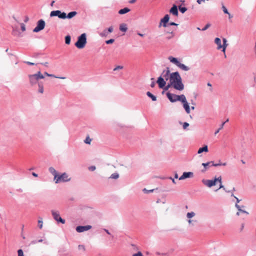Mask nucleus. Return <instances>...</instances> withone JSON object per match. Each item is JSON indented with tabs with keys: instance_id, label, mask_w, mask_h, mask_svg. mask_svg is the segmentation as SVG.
Returning <instances> with one entry per match:
<instances>
[{
	"instance_id": "a211bd4d",
	"label": "nucleus",
	"mask_w": 256,
	"mask_h": 256,
	"mask_svg": "<svg viewBox=\"0 0 256 256\" xmlns=\"http://www.w3.org/2000/svg\"><path fill=\"white\" fill-rule=\"evenodd\" d=\"M170 12L172 14L178 16V7L176 5H173L172 8L170 9Z\"/></svg>"
},
{
	"instance_id": "bf43d9fd",
	"label": "nucleus",
	"mask_w": 256,
	"mask_h": 256,
	"mask_svg": "<svg viewBox=\"0 0 256 256\" xmlns=\"http://www.w3.org/2000/svg\"><path fill=\"white\" fill-rule=\"evenodd\" d=\"M231 196H234V198L236 200V203L238 204V203L240 202V200L237 197L235 196L233 194H232Z\"/></svg>"
},
{
	"instance_id": "49530a36",
	"label": "nucleus",
	"mask_w": 256,
	"mask_h": 256,
	"mask_svg": "<svg viewBox=\"0 0 256 256\" xmlns=\"http://www.w3.org/2000/svg\"><path fill=\"white\" fill-rule=\"evenodd\" d=\"M210 26V24H208L205 26L204 28H202V31H204V30H206Z\"/></svg>"
},
{
	"instance_id": "f8f14e48",
	"label": "nucleus",
	"mask_w": 256,
	"mask_h": 256,
	"mask_svg": "<svg viewBox=\"0 0 256 256\" xmlns=\"http://www.w3.org/2000/svg\"><path fill=\"white\" fill-rule=\"evenodd\" d=\"M170 20V16L168 14H166L160 20L158 26L160 27L163 26L164 27L166 26V24Z\"/></svg>"
},
{
	"instance_id": "5fc2aeb1",
	"label": "nucleus",
	"mask_w": 256,
	"mask_h": 256,
	"mask_svg": "<svg viewBox=\"0 0 256 256\" xmlns=\"http://www.w3.org/2000/svg\"><path fill=\"white\" fill-rule=\"evenodd\" d=\"M108 33H111L113 31V27L112 26L109 27L107 30Z\"/></svg>"
},
{
	"instance_id": "423d86ee",
	"label": "nucleus",
	"mask_w": 256,
	"mask_h": 256,
	"mask_svg": "<svg viewBox=\"0 0 256 256\" xmlns=\"http://www.w3.org/2000/svg\"><path fill=\"white\" fill-rule=\"evenodd\" d=\"M51 214L54 219L58 222H60L62 224H65L66 221L64 219H62L60 214V212L58 210H52Z\"/></svg>"
},
{
	"instance_id": "c85d7f7f",
	"label": "nucleus",
	"mask_w": 256,
	"mask_h": 256,
	"mask_svg": "<svg viewBox=\"0 0 256 256\" xmlns=\"http://www.w3.org/2000/svg\"><path fill=\"white\" fill-rule=\"evenodd\" d=\"M119 178V174L117 172L112 174L110 177V178L116 180Z\"/></svg>"
},
{
	"instance_id": "b1692460",
	"label": "nucleus",
	"mask_w": 256,
	"mask_h": 256,
	"mask_svg": "<svg viewBox=\"0 0 256 256\" xmlns=\"http://www.w3.org/2000/svg\"><path fill=\"white\" fill-rule=\"evenodd\" d=\"M130 11V10L128 8H124L121 9L118 11V14H126Z\"/></svg>"
},
{
	"instance_id": "ea45409f",
	"label": "nucleus",
	"mask_w": 256,
	"mask_h": 256,
	"mask_svg": "<svg viewBox=\"0 0 256 256\" xmlns=\"http://www.w3.org/2000/svg\"><path fill=\"white\" fill-rule=\"evenodd\" d=\"M222 8L224 14H228V12L227 8L223 4H222Z\"/></svg>"
},
{
	"instance_id": "aec40b11",
	"label": "nucleus",
	"mask_w": 256,
	"mask_h": 256,
	"mask_svg": "<svg viewBox=\"0 0 256 256\" xmlns=\"http://www.w3.org/2000/svg\"><path fill=\"white\" fill-rule=\"evenodd\" d=\"M48 170L54 176V178H55V176L56 177V176L58 175V172L53 167L49 168Z\"/></svg>"
},
{
	"instance_id": "412c9836",
	"label": "nucleus",
	"mask_w": 256,
	"mask_h": 256,
	"mask_svg": "<svg viewBox=\"0 0 256 256\" xmlns=\"http://www.w3.org/2000/svg\"><path fill=\"white\" fill-rule=\"evenodd\" d=\"M208 152V148L206 145L204 146L202 148H200L198 150V154L202 153V152Z\"/></svg>"
},
{
	"instance_id": "f704fd0d",
	"label": "nucleus",
	"mask_w": 256,
	"mask_h": 256,
	"mask_svg": "<svg viewBox=\"0 0 256 256\" xmlns=\"http://www.w3.org/2000/svg\"><path fill=\"white\" fill-rule=\"evenodd\" d=\"M178 9L180 11L182 14L184 13L187 10L186 8L182 7L181 6H178Z\"/></svg>"
},
{
	"instance_id": "2f4dec72",
	"label": "nucleus",
	"mask_w": 256,
	"mask_h": 256,
	"mask_svg": "<svg viewBox=\"0 0 256 256\" xmlns=\"http://www.w3.org/2000/svg\"><path fill=\"white\" fill-rule=\"evenodd\" d=\"M35 74L36 76V77H37L38 80H39L40 79H42L44 78V75L40 71L38 72Z\"/></svg>"
},
{
	"instance_id": "393cba45",
	"label": "nucleus",
	"mask_w": 256,
	"mask_h": 256,
	"mask_svg": "<svg viewBox=\"0 0 256 256\" xmlns=\"http://www.w3.org/2000/svg\"><path fill=\"white\" fill-rule=\"evenodd\" d=\"M222 41H223V45H222V51L224 52H225L226 49L228 46V44H226L227 40H226V38H224L222 39Z\"/></svg>"
},
{
	"instance_id": "8fccbe9b",
	"label": "nucleus",
	"mask_w": 256,
	"mask_h": 256,
	"mask_svg": "<svg viewBox=\"0 0 256 256\" xmlns=\"http://www.w3.org/2000/svg\"><path fill=\"white\" fill-rule=\"evenodd\" d=\"M21 30L22 32H24L26 30V26L24 24H20Z\"/></svg>"
},
{
	"instance_id": "de8ad7c7",
	"label": "nucleus",
	"mask_w": 256,
	"mask_h": 256,
	"mask_svg": "<svg viewBox=\"0 0 256 256\" xmlns=\"http://www.w3.org/2000/svg\"><path fill=\"white\" fill-rule=\"evenodd\" d=\"M189 126V124L186 122H184V124H183V128L186 130L188 126Z\"/></svg>"
},
{
	"instance_id": "4d7b16f0",
	"label": "nucleus",
	"mask_w": 256,
	"mask_h": 256,
	"mask_svg": "<svg viewBox=\"0 0 256 256\" xmlns=\"http://www.w3.org/2000/svg\"><path fill=\"white\" fill-rule=\"evenodd\" d=\"M170 87H172V85H170V83L169 82L168 84L164 88V90H168Z\"/></svg>"
},
{
	"instance_id": "20e7f679",
	"label": "nucleus",
	"mask_w": 256,
	"mask_h": 256,
	"mask_svg": "<svg viewBox=\"0 0 256 256\" xmlns=\"http://www.w3.org/2000/svg\"><path fill=\"white\" fill-rule=\"evenodd\" d=\"M86 44V35L85 33L82 34L78 37L77 42L75 43L76 48L80 49L83 48Z\"/></svg>"
},
{
	"instance_id": "0eeeda50",
	"label": "nucleus",
	"mask_w": 256,
	"mask_h": 256,
	"mask_svg": "<svg viewBox=\"0 0 256 256\" xmlns=\"http://www.w3.org/2000/svg\"><path fill=\"white\" fill-rule=\"evenodd\" d=\"M196 214V213L194 212H188L186 214V217L188 218V222L190 226H194L197 223L198 221L196 220L192 219Z\"/></svg>"
},
{
	"instance_id": "bb28decb",
	"label": "nucleus",
	"mask_w": 256,
	"mask_h": 256,
	"mask_svg": "<svg viewBox=\"0 0 256 256\" xmlns=\"http://www.w3.org/2000/svg\"><path fill=\"white\" fill-rule=\"evenodd\" d=\"M146 95L150 98H152V101H156V96L153 95L152 93H150V92H146Z\"/></svg>"
},
{
	"instance_id": "cd10ccee",
	"label": "nucleus",
	"mask_w": 256,
	"mask_h": 256,
	"mask_svg": "<svg viewBox=\"0 0 256 256\" xmlns=\"http://www.w3.org/2000/svg\"><path fill=\"white\" fill-rule=\"evenodd\" d=\"M38 226L40 229H42L43 227V221L42 218H39L38 220Z\"/></svg>"
},
{
	"instance_id": "ddd939ff",
	"label": "nucleus",
	"mask_w": 256,
	"mask_h": 256,
	"mask_svg": "<svg viewBox=\"0 0 256 256\" xmlns=\"http://www.w3.org/2000/svg\"><path fill=\"white\" fill-rule=\"evenodd\" d=\"M170 74L169 68H166V69L163 70L160 76H162L166 80H170Z\"/></svg>"
},
{
	"instance_id": "2eb2a0df",
	"label": "nucleus",
	"mask_w": 256,
	"mask_h": 256,
	"mask_svg": "<svg viewBox=\"0 0 256 256\" xmlns=\"http://www.w3.org/2000/svg\"><path fill=\"white\" fill-rule=\"evenodd\" d=\"M31 85L35 84L37 83L38 81V80L35 74H29L28 76Z\"/></svg>"
},
{
	"instance_id": "f3484780",
	"label": "nucleus",
	"mask_w": 256,
	"mask_h": 256,
	"mask_svg": "<svg viewBox=\"0 0 256 256\" xmlns=\"http://www.w3.org/2000/svg\"><path fill=\"white\" fill-rule=\"evenodd\" d=\"M202 166L204 167V168L202 170V172H205L209 167L213 166H212V161L206 163H202Z\"/></svg>"
},
{
	"instance_id": "052dcab7",
	"label": "nucleus",
	"mask_w": 256,
	"mask_h": 256,
	"mask_svg": "<svg viewBox=\"0 0 256 256\" xmlns=\"http://www.w3.org/2000/svg\"><path fill=\"white\" fill-rule=\"evenodd\" d=\"M223 188L224 190H226V192H230V191H227L225 190V188H224V186L222 184H220V188Z\"/></svg>"
},
{
	"instance_id": "c9c22d12",
	"label": "nucleus",
	"mask_w": 256,
	"mask_h": 256,
	"mask_svg": "<svg viewBox=\"0 0 256 256\" xmlns=\"http://www.w3.org/2000/svg\"><path fill=\"white\" fill-rule=\"evenodd\" d=\"M58 18L62 19H65L66 18V14L64 12H60Z\"/></svg>"
},
{
	"instance_id": "c756f323",
	"label": "nucleus",
	"mask_w": 256,
	"mask_h": 256,
	"mask_svg": "<svg viewBox=\"0 0 256 256\" xmlns=\"http://www.w3.org/2000/svg\"><path fill=\"white\" fill-rule=\"evenodd\" d=\"M38 92L40 94H42L44 92V87L42 83L38 84Z\"/></svg>"
},
{
	"instance_id": "4468645a",
	"label": "nucleus",
	"mask_w": 256,
	"mask_h": 256,
	"mask_svg": "<svg viewBox=\"0 0 256 256\" xmlns=\"http://www.w3.org/2000/svg\"><path fill=\"white\" fill-rule=\"evenodd\" d=\"M194 177V173L192 172H184L182 176L179 178V180H183L188 178H191Z\"/></svg>"
},
{
	"instance_id": "e2e57ef3",
	"label": "nucleus",
	"mask_w": 256,
	"mask_h": 256,
	"mask_svg": "<svg viewBox=\"0 0 256 256\" xmlns=\"http://www.w3.org/2000/svg\"><path fill=\"white\" fill-rule=\"evenodd\" d=\"M169 179H170V180H172V183H174V184H176V181H175L174 179V178H172V177H170V178H169Z\"/></svg>"
},
{
	"instance_id": "473e14b6",
	"label": "nucleus",
	"mask_w": 256,
	"mask_h": 256,
	"mask_svg": "<svg viewBox=\"0 0 256 256\" xmlns=\"http://www.w3.org/2000/svg\"><path fill=\"white\" fill-rule=\"evenodd\" d=\"M92 138L89 136H87L84 140V143L90 144L92 142Z\"/></svg>"
},
{
	"instance_id": "6e6d98bb",
	"label": "nucleus",
	"mask_w": 256,
	"mask_h": 256,
	"mask_svg": "<svg viewBox=\"0 0 256 256\" xmlns=\"http://www.w3.org/2000/svg\"><path fill=\"white\" fill-rule=\"evenodd\" d=\"M170 34H171V35L166 37V38L168 40L171 39L174 36V34L172 32H171Z\"/></svg>"
},
{
	"instance_id": "338daca9",
	"label": "nucleus",
	"mask_w": 256,
	"mask_h": 256,
	"mask_svg": "<svg viewBox=\"0 0 256 256\" xmlns=\"http://www.w3.org/2000/svg\"><path fill=\"white\" fill-rule=\"evenodd\" d=\"M42 64L44 65L45 66H48V62H46L44 63H42Z\"/></svg>"
},
{
	"instance_id": "774afa93",
	"label": "nucleus",
	"mask_w": 256,
	"mask_h": 256,
	"mask_svg": "<svg viewBox=\"0 0 256 256\" xmlns=\"http://www.w3.org/2000/svg\"><path fill=\"white\" fill-rule=\"evenodd\" d=\"M154 86H155V82H154V81H153V82L151 83V84H150V86H151L152 88H154Z\"/></svg>"
},
{
	"instance_id": "4c0bfd02",
	"label": "nucleus",
	"mask_w": 256,
	"mask_h": 256,
	"mask_svg": "<svg viewBox=\"0 0 256 256\" xmlns=\"http://www.w3.org/2000/svg\"><path fill=\"white\" fill-rule=\"evenodd\" d=\"M78 249L80 250H82L84 252L86 250L85 246L84 245L80 244L78 246Z\"/></svg>"
},
{
	"instance_id": "603ef678",
	"label": "nucleus",
	"mask_w": 256,
	"mask_h": 256,
	"mask_svg": "<svg viewBox=\"0 0 256 256\" xmlns=\"http://www.w3.org/2000/svg\"><path fill=\"white\" fill-rule=\"evenodd\" d=\"M132 256H143V255L140 252H138L137 253L133 254Z\"/></svg>"
},
{
	"instance_id": "9d476101",
	"label": "nucleus",
	"mask_w": 256,
	"mask_h": 256,
	"mask_svg": "<svg viewBox=\"0 0 256 256\" xmlns=\"http://www.w3.org/2000/svg\"><path fill=\"white\" fill-rule=\"evenodd\" d=\"M183 104V107L186 114H189L190 112V109L189 106V104L188 102L186 96L182 98L180 101Z\"/></svg>"
},
{
	"instance_id": "a19ab883",
	"label": "nucleus",
	"mask_w": 256,
	"mask_h": 256,
	"mask_svg": "<svg viewBox=\"0 0 256 256\" xmlns=\"http://www.w3.org/2000/svg\"><path fill=\"white\" fill-rule=\"evenodd\" d=\"M18 256H24L23 251L22 249H20L18 250Z\"/></svg>"
},
{
	"instance_id": "79ce46f5",
	"label": "nucleus",
	"mask_w": 256,
	"mask_h": 256,
	"mask_svg": "<svg viewBox=\"0 0 256 256\" xmlns=\"http://www.w3.org/2000/svg\"><path fill=\"white\" fill-rule=\"evenodd\" d=\"M236 208L238 209V210L240 212V210H242V208H244V206H240L238 205L237 203L235 205Z\"/></svg>"
},
{
	"instance_id": "69168bd1",
	"label": "nucleus",
	"mask_w": 256,
	"mask_h": 256,
	"mask_svg": "<svg viewBox=\"0 0 256 256\" xmlns=\"http://www.w3.org/2000/svg\"><path fill=\"white\" fill-rule=\"evenodd\" d=\"M26 63L28 65H32H32H34V63L31 62H26Z\"/></svg>"
},
{
	"instance_id": "c03bdc74",
	"label": "nucleus",
	"mask_w": 256,
	"mask_h": 256,
	"mask_svg": "<svg viewBox=\"0 0 256 256\" xmlns=\"http://www.w3.org/2000/svg\"><path fill=\"white\" fill-rule=\"evenodd\" d=\"M142 191L146 193V194H148V193H150V192H153L154 191V190H146V188H144Z\"/></svg>"
},
{
	"instance_id": "4be33fe9",
	"label": "nucleus",
	"mask_w": 256,
	"mask_h": 256,
	"mask_svg": "<svg viewBox=\"0 0 256 256\" xmlns=\"http://www.w3.org/2000/svg\"><path fill=\"white\" fill-rule=\"evenodd\" d=\"M60 12L61 11L59 10L52 11L50 13V16L52 17L54 16H58H58H60Z\"/></svg>"
},
{
	"instance_id": "58836bf2",
	"label": "nucleus",
	"mask_w": 256,
	"mask_h": 256,
	"mask_svg": "<svg viewBox=\"0 0 256 256\" xmlns=\"http://www.w3.org/2000/svg\"><path fill=\"white\" fill-rule=\"evenodd\" d=\"M214 180L216 183V182H219L220 184L222 183L221 176H220L218 178H215Z\"/></svg>"
},
{
	"instance_id": "72a5a7b5",
	"label": "nucleus",
	"mask_w": 256,
	"mask_h": 256,
	"mask_svg": "<svg viewBox=\"0 0 256 256\" xmlns=\"http://www.w3.org/2000/svg\"><path fill=\"white\" fill-rule=\"evenodd\" d=\"M71 38L70 36H66L65 38V42L67 44H69L70 42Z\"/></svg>"
},
{
	"instance_id": "9b49d317",
	"label": "nucleus",
	"mask_w": 256,
	"mask_h": 256,
	"mask_svg": "<svg viewBox=\"0 0 256 256\" xmlns=\"http://www.w3.org/2000/svg\"><path fill=\"white\" fill-rule=\"evenodd\" d=\"M202 184L208 188H211L216 184L214 180H202Z\"/></svg>"
},
{
	"instance_id": "0e129e2a",
	"label": "nucleus",
	"mask_w": 256,
	"mask_h": 256,
	"mask_svg": "<svg viewBox=\"0 0 256 256\" xmlns=\"http://www.w3.org/2000/svg\"><path fill=\"white\" fill-rule=\"evenodd\" d=\"M205 0H197V2L198 4H201L202 2H204Z\"/></svg>"
},
{
	"instance_id": "37998d69",
	"label": "nucleus",
	"mask_w": 256,
	"mask_h": 256,
	"mask_svg": "<svg viewBox=\"0 0 256 256\" xmlns=\"http://www.w3.org/2000/svg\"><path fill=\"white\" fill-rule=\"evenodd\" d=\"M50 77H52V78H60V79H65L66 78L65 77H58V76H56L54 74H49V76Z\"/></svg>"
},
{
	"instance_id": "09e8293b",
	"label": "nucleus",
	"mask_w": 256,
	"mask_h": 256,
	"mask_svg": "<svg viewBox=\"0 0 256 256\" xmlns=\"http://www.w3.org/2000/svg\"><path fill=\"white\" fill-rule=\"evenodd\" d=\"M123 66H116L114 69V70L115 71V70H122L123 68Z\"/></svg>"
},
{
	"instance_id": "680f3d73",
	"label": "nucleus",
	"mask_w": 256,
	"mask_h": 256,
	"mask_svg": "<svg viewBox=\"0 0 256 256\" xmlns=\"http://www.w3.org/2000/svg\"><path fill=\"white\" fill-rule=\"evenodd\" d=\"M38 240H32L30 243V244H36V243H38Z\"/></svg>"
},
{
	"instance_id": "a878e982",
	"label": "nucleus",
	"mask_w": 256,
	"mask_h": 256,
	"mask_svg": "<svg viewBox=\"0 0 256 256\" xmlns=\"http://www.w3.org/2000/svg\"><path fill=\"white\" fill-rule=\"evenodd\" d=\"M120 30L123 32H126L128 30L126 25L124 24H121L120 26Z\"/></svg>"
},
{
	"instance_id": "7ed1b4c3",
	"label": "nucleus",
	"mask_w": 256,
	"mask_h": 256,
	"mask_svg": "<svg viewBox=\"0 0 256 256\" xmlns=\"http://www.w3.org/2000/svg\"><path fill=\"white\" fill-rule=\"evenodd\" d=\"M168 59L170 62L175 64L178 68H179L180 69L186 72L190 70V68L188 66H186L184 64L180 63L177 58L170 56L168 58Z\"/></svg>"
},
{
	"instance_id": "864d4df0",
	"label": "nucleus",
	"mask_w": 256,
	"mask_h": 256,
	"mask_svg": "<svg viewBox=\"0 0 256 256\" xmlns=\"http://www.w3.org/2000/svg\"><path fill=\"white\" fill-rule=\"evenodd\" d=\"M96 168L94 166H90L88 168V170L90 171H94L96 170Z\"/></svg>"
},
{
	"instance_id": "1a4fd4ad",
	"label": "nucleus",
	"mask_w": 256,
	"mask_h": 256,
	"mask_svg": "<svg viewBox=\"0 0 256 256\" xmlns=\"http://www.w3.org/2000/svg\"><path fill=\"white\" fill-rule=\"evenodd\" d=\"M92 226L90 225L86 226H79L76 227V230L78 232H82L91 229Z\"/></svg>"
},
{
	"instance_id": "f257e3e1",
	"label": "nucleus",
	"mask_w": 256,
	"mask_h": 256,
	"mask_svg": "<svg viewBox=\"0 0 256 256\" xmlns=\"http://www.w3.org/2000/svg\"><path fill=\"white\" fill-rule=\"evenodd\" d=\"M170 82L172 87L176 90L182 91L184 90V86L182 83V78L178 72L170 74Z\"/></svg>"
},
{
	"instance_id": "39448f33",
	"label": "nucleus",
	"mask_w": 256,
	"mask_h": 256,
	"mask_svg": "<svg viewBox=\"0 0 256 256\" xmlns=\"http://www.w3.org/2000/svg\"><path fill=\"white\" fill-rule=\"evenodd\" d=\"M166 95L168 99L172 102H174L177 101L180 102L184 98V96H185L184 94H181L178 96L174 94H172L170 92H166Z\"/></svg>"
},
{
	"instance_id": "5701e85b",
	"label": "nucleus",
	"mask_w": 256,
	"mask_h": 256,
	"mask_svg": "<svg viewBox=\"0 0 256 256\" xmlns=\"http://www.w3.org/2000/svg\"><path fill=\"white\" fill-rule=\"evenodd\" d=\"M77 14V12L75 11L71 12H69L68 15H66V18L70 19L76 16Z\"/></svg>"
},
{
	"instance_id": "3c124183",
	"label": "nucleus",
	"mask_w": 256,
	"mask_h": 256,
	"mask_svg": "<svg viewBox=\"0 0 256 256\" xmlns=\"http://www.w3.org/2000/svg\"><path fill=\"white\" fill-rule=\"evenodd\" d=\"M212 166H221V162H218L217 164H215L214 161H212Z\"/></svg>"
},
{
	"instance_id": "6ab92c4d",
	"label": "nucleus",
	"mask_w": 256,
	"mask_h": 256,
	"mask_svg": "<svg viewBox=\"0 0 256 256\" xmlns=\"http://www.w3.org/2000/svg\"><path fill=\"white\" fill-rule=\"evenodd\" d=\"M214 42L217 44L218 50H220L222 48V45L221 44V40L218 38H216L214 40Z\"/></svg>"
},
{
	"instance_id": "7c9ffc66",
	"label": "nucleus",
	"mask_w": 256,
	"mask_h": 256,
	"mask_svg": "<svg viewBox=\"0 0 256 256\" xmlns=\"http://www.w3.org/2000/svg\"><path fill=\"white\" fill-rule=\"evenodd\" d=\"M109 33L107 31V30L106 29V30H104L102 32H100V36L102 37L106 36Z\"/></svg>"
},
{
	"instance_id": "dca6fc26",
	"label": "nucleus",
	"mask_w": 256,
	"mask_h": 256,
	"mask_svg": "<svg viewBox=\"0 0 256 256\" xmlns=\"http://www.w3.org/2000/svg\"><path fill=\"white\" fill-rule=\"evenodd\" d=\"M157 83L159 88H164L166 85V82L164 80V79L162 76H160L158 78Z\"/></svg>"
},
{
	"instance_id": "a18cd8bd",
	"label": "nucleus",
	"mask_w": 256,
	"mask_h": 256,
	"mask_svg": "<svg viewBox=\"0 0 256 256\" xmlns=\"http://www.w3.org/2000/svg\"><path fill=\"white\" fill-rule=\"evenodd\" d=\"M114 39H110L109 40L106 41V43L108 44H112L114 42Z\"/></svg>"
},
{
	"instance_id": "6e6552de",
	"label": "nucleus",
	"mask_w": 256,
	"mask_h": 256,
	"mask_svg": "<svg viewBox=\"0 0 256 256\" xmlns=\"http://www.w3.org/2000/svg\"><path fill=\"white\" fill-rule=\"evenodd\" d=\"M45 22L42 20H40L38 22L36 27L33 30V32H38L42 30L45 26Z\"/></svg>"
},
{
	"instance_id": "f03ea898",
	"label": "nucleus",
	"mask_w": 256,
	"mask_h": 256,
	"mask_svg": "<svg viewBox=\"0 0 256 256\" xmlns=\"http://www.w3.org/2000/svg\"><path fill=\"white\" fill-rule=\"evenodd\" d=\"M71 180L70 176L66 172H64L61 174H58L55 178H54V180L56 184H59L60 182H70Z\"/></svg>"
},
{
	"instance_id": "e433bc0d",
	"label": "nucleus",
	"mask_w": 256,
	"mask_h": 256,
	"mask_svg": "<svg viewBox=\"0 0 256 256\" xmlns=\"http://www.w3.org/2000/svg\"><path fill=\"white\" fill-rule=\"evenodd\" d=\"M225 124H226V122H223L220 124V127L215 132H214V134L215 135H216L217 134H218L219 132L220 131V130H221L224 128V126Z\"/></svg>"
},
{
	"instance_id": "13d9d810",
	"label": "nucleus",
	"mask_w": 256,
	"mask_h": 256,
	"mask_svg": "<svg viewBox=\"0 0 256 256\" xmlns=\"http://www.w3.org/2000/svg\"><path fill=\"white\" fill-rule=\"evenodd\" d=\"M16 30H17V28H13V30H12V34L14 35H16Z\"/></svg>"
}]
</instances>
